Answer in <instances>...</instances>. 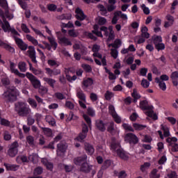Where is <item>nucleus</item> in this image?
Instances as JSON below:
<instances>
[{"mask_svg":"<svg viewBox=\"0 0 178 178\" xmlns=\"http://www.w3.org/2000/svg\"><path fill=\"white\" fill-rule=\"evenodd\" d=\"M19 95H20L19 90L13 86H10L6 88V90L2 95V97L7 104H13V102L17 101Z\"/></svg>","mask_w":178,"mask_h":178,"instance_id":"1","label":"nucleus"},{"mask_svg":"<svg viewBox=\"0 0 178 178\" xmlns=\"http://www.w3.org/2000/svg\"><path fill=\"white\" fill-rule=\"evenodd\" d=\"M15 111L22 118H26L31 113V108L24 102H18L15 104Z\"/></svg>","mask_w":178,"mask_h":178,"instance_id":"2","label":"nucleus"},{"mask_svg":"<svg viewBox=\"0 0 178 178\" xmlns=\"http://www.w3.org/2000/svg\"><path fill=\"white\" fill-rule=\"evenodd\" d=\"M140 108L143 111H147L145 112V115L149 116V118H152L154 120H158V115L154 113V107L152 106H148V102L147 100H143L140 102Z\"/></svg>","mask_w":178,"mask_h":178,"instance_id":"3","label":"nucleus"},{"mask_svg":"<svg viewBox=\"0 0 178 178\" xmlns=\"http://www.w3.org/2000/svg\"><path fill=\"white\" fill-rule=\"evenodd\" d=\"M8 148L9 149L7 152L8 156L15 158L19 152V143H17V141H15L8 146Z\"/></svg>","mask_w":178,"mask_h":178,"instance_id":"4","label":"nucleus"},{"mask_svg":"<svg viewBox=\"0 0 178 178\" xmlns=\"http://www.w3.org/2000/svg\"><path fill=\"white\" fill-rule=\"evenodd\" d=\"M26 76L29 80L31 81V83L32 84L33 88L38 89L41 87V81L37 79L33 74H31L30 72H27L26 74Z\"/></svg>","mask_w":178,"mask_h":178,"instance_id":"5","label":"nucleus"},{"mask_svg":"<svg viewBox=\"0 0 178 178\" xmlns=\"http://www.w3.org/2000/svg\"><path fill=\"white\" fill-rule=\"evenodd\" d=\"M0 6H2L5 10L4 16L8 20L13 19V14L9 13V7L8 6V1L6 0H0Z\"/></svg>","mask_w":178,"mask_h":178,"instance_id":"6","label":"nucleus"},{"mask_svg":"<svg viewBox=\"0 0 178 178\" xmlns=\"http://www.w3.org/2000/svg\"><path fill=\"white\" fill-rule=\"evenodd\" d=\"M27 54L29 58L31 60V62L37 65L38 61H37V53L35 52V48L34 46L28 47Z\"/></svg>","mask_w":178,"mask_h":178,"instance_id":"7","label":"nucleus"},{"mask_svg":"<svg viewBox=\"0 0 178 178\" xmlns=\"http://www.w3.org/2000/svg\"><path fill=\"white\" fill-rule=\"evenodd\" d=\"M124 141H126V143H129V144L136 145L138 143V138L137 136H136V134L133 133H129L125 135Z\"/></svg>","mask_w":178,"mask_h":178,"instance_id":"8","label":"nucleus"},{"mask_svg":"<svg viewBox=\"0 0 178 178\" xmlns=\"http://www.w3.org/2000/svg\"><path fill=\"white\" fill-rule=\"evenodd\" d=\"M108 112L110 115H111V116L113 118L116 123H122V118H120L118 113H116V111L115 110V106L113 105H109Z\"/></svg>","mask_w":178,"mask_h":178,"instance_id":"9","label":"nucleus"},{"mask_svg":"<svg viewBox=\"0 0 178 178\" xmlns=\"http://www.w3.org/2000/svg\"><path fill=\"white\" fill-rule=\"evenodd\" d=\"M13 39L15 41V44L17 45L18 48L21 49V51L27 50V49L29 48V45H27V44H26V42H24L23 40L20 39L17 36H13Z\"/></svg>","mask_w":178,"mask_h":178,"instance_id":"10","label":"nucleus"},{"mask_svg":"<svg viewBox=\"0 0 178 178\" xmlns=\"http://www.w3.org/2000/svg\"><path fill=\"white\" fill-rule=\"evenodd\" d=\"M16 64L15 63L10 61V70L11 73H14V74H16L17 76H19V77L24 78L26 77V75L24 74H22L19 72V70L16 69Z\"/></svg>","mask_w":178,"mask_h":178,"instance_id":"11","label":"nucleus"},{"mask_svg":"<svg viewBox=\"0 0 178 178\" xmlns=\"http://www.w3.org/2000/svg\"><path fill=\"white\" fill-rule=\"evenodd\" d=\"M67 149V145L63 143H60L57 145V155L62 156V154H65Z\"/></svg>","mask_w":178,"mask_h":178,"instance_id":"12","label":"nucleus"},{"mask_svg":"<svg viewBox=\"0 0 178 178\" xmlns=\"http://www.w3.org/2000/svg\"><path fill=\"white\" fill-rule=\"evenodd\" d=\"M87 162V154H83L81 156H78L74 159V163L75 165H78L80 166V165H83V163H86Z\"/></svg>","mask_w":178,"mask_h":178,"instance_id":"13","label":"nucleus"},{"mask_svg":"<svg viewBox=\"0 0 178 178\" xmlns=\"http://www.w3.org/2000/svg\"><path fill=\"white\" fill-rule=\"evenodd\" d=\"M75 13H76L75 15L76 19L80 22H83V20L87 18V15H84L83 10L79 8L76 9Z\"/></svg>","mask_w":178,"mask_h":178,"instance_id":"14","label":"nucleus"},{"mask_svg":"<svg viewBox=\"0 0 178 178\" xmlns=\"http://www.w3.org/2000/svg\"><path fill=\"white\" fill-rule=\"evenodd\" d=\"M46 73L49 76V77H54V76H58L60 74V70L59 69H51V68H45Z\"/></svg>","mask_w":178,"mask_h":178,"instance_id":"15","label":"nucleus"},{"mask_svg":"<svg viewBox=\"0 0 178 178\" xmlns=\"http://www.w3.org/2000/svg\"><path fill=\"white\" fill-rule=\"evenodd\" d=\"M0 26L3 29L4 33H8L9 30L10 24L9 22L6 20V17L2 18V21L0 19Z\"/></svg>","mask_w":178,"mask_h":178,"instance_id":"16","label":"nucleus"},{"mask_svg":"<svg viewBox=\"0 0 178 178\" xmlns=\"http://www.w3.org/2000/svg\"><path fill=\"white\" fill-rule=\"evenodd\" d=\"M94 83V81H92V79L91 78H88L86 79H84L82 81V88L84 90V91L87 90V88L88 87H91V85Z\"/></svg>","mask_w":178,"mask_h":178,"instance_id":"17","label":"nucleus"},{"mask_svg":"<svg viewBox=\"0 0 178 178\" xmlns=\"http://www.w3.org/2000/svg\"><path fill=\"white\" fill-rule=\"evenodd\" d=\"M84 149L86 151L87 154H88V155H92V154H94V152H95L94 146H92L91 144H90L88 143H84Z\"/></svg>","mask_w":178,"mask_h":178,"instance_id":"18","label":"nucleus"},{"mask_svg":"<svg viewBox=\"0 0 178 178\" xmlns=\"http://www.w3.org/2000/svg\"><path fill=\"white\" fill-rule=\"evenodd\" d=\"M95 126L97 129L99 130V131H105V130H106V128L105 127V123H104V121L101 120H96Z\"/></svg>","mask_w":178,"mask_h":178,"instance_id":"19","label":"nucleus"},{"mask_svg":"<svg viewBox=\"0 0 178 178\" xmlns=\"http://www.w3.org/2000/svg\"><path fill=\"white\" fill-rule=\"evenodd\" d=\"M111 148L113 151H116L120 148V143L115 138H111Z\"/></svg>","mask_w":178,"mask_h":178,"instance_id":"20","label":"nucleus"},{"mask_svg":"<svg viewBox=\"0 0 178 178\" xmlns=\"http://www.w3.org/2000/svg\"><path fill=\"white\" fill-rule=\"evenodd\" d=\"M43 81L49 86L51 88H55V84H56V80L52 78L44 77Z\"/></svg>","mask_w":178,"mask_h":178,"instance_id":"21","label":"nucleus"},{"mask_svg":"<svg viewBox=\"0 0 178 178\" xmlns=\"http://www.w3.org/2000/svg\"><path fill=\"white\" fill-rule=\"evenodd\" d=\"M41 162H42V163H43V165L44 166H46V168H47V169H48V170H52V169H54V163L49 161L48 159H42Z\"/></svg>","mask_w":178,"mask_h":178,"instance_id":"22","label":"nucleus"},{"mask_svg":"<svg viewBox=\"0 0 178 178\" xmlns=\"http://www.w3.org/2000/svg\"><path fill=\"white\" fill-rule=\"evenodd\" d=\"M170 79H172L173 86H175V87H177L178 72L175 71V72H172L170 75Z\"/></svg>","mask_w":178,"mask_h":178,"instance_id":"23","label":"nucleus"},{"mask_svg":"<svg viewBox=\"0 0 178 178\" xmlns=\"http://www.w3.org/2000/svg\"><path fill=\"white\" fill-rule=\"evenodd\" d=\"M5 168L7 170H12L13 172H16L19 169V165L16 164H9V163H4Z\"/></svg>","mask_w":178,"mask_h":178,"instance_id":"24","label":"nucleus"},{"mask_svg":"<svg viewBox=\"0 0 178 178\" xmlns=\"http://www.w3.org/2000/svg\"><path fill=\"white\" fill-rule=\"evenodd\" d=\"M117 151V155L121 158V159H123L124 161H127L129 159V156L126 154V152H124L122 149H118Z\"/></svg>","mask_w":178,"mask_h":178,"instance_id":"25","label":"nucleus"},{"mask_svg":"<svg viewBox=\"0 0 178 178\" xmlns=\"http://www.w3.org/2000/svg\"><path fill=\"white\" fill-rule=\"evenodd\" d=\"M76 97L80 99L79 101H83V102H86V94H84V92H83L81 89H77Z\"/></svg>","mask_w":178,"mask_h":178,"instance_id":"26","label":"nucleus"},{"mask_svg":"<svg viewBox=\"0 0 178 178\" xmlns=\"http://www.w3.org/2000/svg\"><path fill=\"white\" fill-rule=\"evenodd\" d=\"M107 131L110 133V134H112V136H115L116 134V129L115 128V122H110L108 128H107Z\"/></svg>","mask_w":178,"mask_h":178,"instance_id":"27","label":"nucleus"},{"mask_svg":"<svg viewBox=\"0 0 178 178\" xmlns=\"http://www.w3.org/2000/svg\"><path fill=\"white\" fill-rule=\"evenodd\" d=\"M91 168H92L91 165H89L88 163H87V161L86 163H83L81 166V171L85 172V173H88V172L91 171Z\"/></svg>","mask_w":178,"mask_h":178,"instance_id":"28","label":"nucleus"},{"mask_svg":"<svg viewBox=\"0 0 178 178\" xmlns=\"http://www.w3.org/2000/svg\"><path fill=\"white\" fill-rule=\"evenodd\" d=\"M18 69L22 72V73H26L27 70V64L24 61H20L18 63Z\"/></svg>","mask_w":178,"mask_h":178,"instance_id":"29","label":"nucleus"},{"mask_svg":"<svg viewBox=\"0 0 178 178\" xmlns=\"http://www.w3.org/2000/svg\"><path fill=\"white\" fill-rule=\"evenodd\" d=\"M58 40L60 41V44H63L64 45H72V42L69 40V38L66 37H58Z\"/></svg>","mask_w":178,"mask_h":178,"instance_id":"30","label":"nucleus"},{"mask_svg":"<svg viewBox=\"0 0 178 178\" xmlns=\"http://www.w3.org/2000/svg\"><path fill=\"white\" fill-rule=\"evenodd\" d=\"M155 81L157 83V84H159L161 90L163 91H166V83H165L163 81H161V79L157 77L155 79Z\"/></svg>","mask_w":178,"mask_h":178,"instance_id":"31","label":"nucleus"},{"mask_svg":"<svg viewBox=\"0 0 178 178\" xmlns=\"http://www.w3.org/2000/svg\"><path fill=\"white\" fill-rule=\"evenodd\" d=\"M47 40L49 41L50 42V47L51 48H53V49L55 51L56 49V48H58V43L56 42V41L55 40V38H51V37H48Z\"/></svg>","mask_w":178,"mask_h":178,"instance_id":"32","label":"nucleus"},{"mask_svg":"<svg viewBox=\"0 0 178 178\" xmlns=\"http://www.w3.org/2000/svg\"><path fill=\"white\" fill-rule=\"evenodd\" d=\"M16 161L17 162V163H20L21 162L27 163H29V159H27V156H24V155L18 156L16 158Z\"/></svg>","mask_w":178,"mask_h":178,"instance_id":"33","label":"nucleus"},{"mask_svg":"<svg viewBox=\"0 0 178 178\" xmlns=\"http://www.w3.org/2000/svg\"><path fill=\"white\" fill-rule=\"evenodd\" d=\"M143 38H148L149 37V34L148 33V28L147 26H144L141 29V35Z\"/></svg>","mask_w":178,"mask_h":178,"instance_id":"34","label":"nucleus"},{"mask_svg":"<svg viewBox=\"0 0 178 178\" xmlns=\"http://www.w3.org/2000/svg\"><path fill=\"white\" fill-rule=\"evenodd\" d=\"M120 15H122V11H117L115 13L111 21L112 24H116V23H118V21L119 20L118 17H120Z\"/></svg>","mask_w":178,"mask_h":178,"instance_id":"35","label":"nucleus"},{"mask_svg":"<svg viewBox=\"0 0 178 178\" xmlns=\"http://www.w3.org/2000/svg\"><path fill=\"white\" fill-rule=\"evenodd\" d=\"M26 38L28 40V41L32 42L33 45H38V40H37V39L34 38V37L31 36V35H26Z\"/></svg>","mask_w":178,"mask_h":178,"instance_id":"36","label":"nucleus"},{"mask_svg":"<svg viewBox=\"0 0 178 178\" xmlns=\"http://www.w3.org/2000/svg\"><path fill=\"white\" fill-rule=\"evenodd\" d=\"M131 96L133 97L134 102L135 103L137 102V99H140L141 98V96L137 92L136 89H134Z\"/></svg>","mask_w":178,"mask_h":178,"instance_id":"37","label":"nucleus"},{"mask_svg":"<svg viewBox=\"0 0 178 178\" xmlns=\"http://www.w3.org/2000/svg\"><path fill=\"white\" fill-rule=\"evenodd\" d=\"M97 8L99 9L100 12H102V16H106V13H108V10H106V8H105L104 5L99 4L97 6Z\"/></svg>","mask_w":178,"mask_h":178,"instance_id":"38","label":"nucleus"},{"mask_svg":"<svg viewBox=\"0 0 178 178\" xmlns=\"http://www.w3.org/2000/svg\"><path fill=\"white\" fill-rule=\"evenodd\" d=\"M57 19L58 20H70V19H72V16L67 14H63L61 15H58Z\"/></svg>","mask_w":178,"mask_h":178,"instance_id":"39","label":"nucleus"},{"mask_svg":"<svg viewBox=\"0 0 178 178\" xmlns=\"http://www.w3.org/2000/svg\"><path fill=\"white\" fill-rule=\"evenodd\" d=\"M28 103L29 105H31V108H33V109H37V106H38V105L37 104V102H35L33 99L29 98Z\"/></svg>","mask_w":178,"mask_h":178,"instance_id":"40","label":"nucleus"},{"mask_svg":"<svg viewBox=\"0 0 178 178\" xmlns=\"http://www.w3.org/2000/svg\"><path fill=\"white\" fill-rule=\"evenodd\" d=\"M153 42L154 45H156L158 44H160L162 42V37L158 36V35H154L152 37Z\"/></svg>","mask_w":178,"mask_h":178,"instance_id":"41","label":"nucleus"},{"mask_svg":"<svg viewBox=\"0 0 178 178\" xmlns=\"http://www.w3.org/2000/svg\"><path fill=\"white\" fill-rule=\"evenodd\" d=\"M161 130L163 131L164 137H169L170 136V133L169 132V128L166 126L161 125Z\"/></svg>","mask_w":178,"mask_h":178,"instance_id":"42","label":"nucleus"},{"mask_svg":"<svg viewBox=\"0 0 178 178\" xmlns=\"http://www.w3.org/2000/svg\"><path fill=\"white\" fill-rule=\"evenodd\" d=\"M68 35L73 38H76V37H79V32H76L74 29H71L68 31Z\"/></svg>","mask_w":178,"mask_h":178,"instance_id":"43","label":"nucleus"},{"mask_svg":"<svg viewBox=\"0 0 178 178\" xmlns=\"http://www.w3.org/2000/svg\"><path fill=\"white\" fill-rule=\"evenodd\" d=\"M114 173L116 176H118V178H126V176H127V174H126V171L124 170H122L120 172L114 171Z\"/></svg>","mask_w":178,"mask_h":178,"instance_id":"44","label":"nucleus"},{"mask_svg":"<svg viewBox=\"0 0 178 178\" xmlns=\"http://www.w3.org/2000/svg\"><path fill=\"white\" fill-rule=\"evenodd\" d=\"M150 178H159L161 177V175L158 174V170L154 169L149 175Z\"/></svg>","mask_w":178,"mask_h":178,"instance_id":"45","label":"nucleus"},{"mask_svg":"<svg viewBox=\"0 0 178 178\" xmlns=\"http://www.w3.org/2000/svg\"><path fill=\"white\" fill-rule=\"evenodd\" d=\"M45 119H46V122H47V123H49L51 126H55V124H56V122H55V120L49 115L46 116Z\"/></svg>","mask_w":178,"mask_h":178,"instance_id":"46","label":"nucleus"},{"mask_svg":"<svg viewBox=\"0 0 178 178\" xmlns=\"http://www.w3.org/2000/svg\"><path fill=\"white\" fill-rule=\"evenodd\" d=\"M113 92H110L109 90H107L104 95V97L106 99V101H111L112 98H113Z\"/></svg>","mask_w":178,"mask_h":178,"instance_id":"47","label":"nucleus"},{"mask_svg":"<svg viewBox=\"0 0 178 178\" xmlns=\"http://www.w3.org/2000/svg\"><path fill=\"white\" fill-rule=\"evenodd\" d=\"M169 146L171 147V151L172 152H178V144L176 143H172L169 144Z\"/></svg>","mask_w":178,"mask_h":178,"instance_id":"48","label":"nucleus"},{"mask_svg":"<svg viewBox=\"0 0 178 178\" xmlns=\"http://www.w3.org/2000/svg\"><path fill=\"white\" fill-rule=\"evenodd\" d=\"M134 128L135 129V130H144V129H145V127H147L146 125H143V124H137V123H134L133 124Z\"/></svg>","mask_w":178,"mask_h":178,"instance_id":"49","label":"nucleus"},{"mask_svg":"<svg viewBox=\"0 0 178 178\" xmlns=\"http://www.w3.org/2000/svg\"><path fill=\"white\" fill-rule=\"evenodd\" d=\"M82 67L84 69L87 73H91L92 72V68L91 67V65H87V64H82Z\"/></svg>","mask_w":178,"mask_h":178,"instance_id":"50","label":"nucleus"},{"mask_svg":"<svg viewBox=\"0 0 178 178\" xmlns=\"http://www.w3.org/2000/svg\"><path fill=\"white\" fill-rule=\"evenodd\" d=\"M43 133L47 136V137H51L52 136V130L49 128H42Z\"/></svg>","mask_w":178,"mask_h":178,"instance_id":"51","label":"nucleus"},{"mask_svg":"<svg viewBox=\"0 0 178 178\" xmlns=\"http://www.w3.org/2000/svg\"><path fill=\"white\" fill-rule=\"evenodd\" d=\"M3 138L5 141H10V140H12V135L9 134V131H6L3 133Z\"/></svg>","mask_w":178,"mask_h":178,"instance_id":"52","label":"nucleus"},{"mask_svg":"<svg viewBox=\"0 0 178 178\" xmlns=\"http://www.w3.org/2000/svg\"><path fill=\"white\" fill-rule=\"evenodd\" d=\"M86 137H87V134H86L85 132H81L77 136L76 140L81 142L83 140H84V138H86Z\"/></svg>","mask_w":178,"mask_h":178,"instance_id":"53","label":"nucleus"},{"mask_svg":"<svg viewBox=\"0 0 178 178\" xmlns=\"http://www.w3.org/2000/svg\"><path fill=\"white\" fill-rule=\"evenodd\" d=\"M111 165H112V161L111 160H106L102 168L104 170L108 169Z\"/></svg>","mask_w":178,"mask_h":178,"instance_id":"54","label":"nucleus"},{"mask_svg":"<svg viewBox=\"0 0 178 178\" xmlns=\"http://www.w3.org/2000/svg\"><path fill=\"white\" fill-rule=\"evenodd\" d=\"M19 5H20L21 8H22V9H24V10H26V9H27V3H26V1H24V0H17Z\"/></svg>","mask_w":178,"mask_h":178,"instance_id":"55","label":"nucleus"},{"mask_svg":"<svg viewBox=\"0 0 178 178\" xmlns=\"http://www.w3.org/2000/svg\"><path fill=\"white\" fill-rule=\"evenodd\" d=\"M141 86L143 88H148L149 87V81L143 79L141 81Z\"/></svg>","mask_w":178,"mask_h":178,"instance_id":"56","label":"nucleus"},{"mask_svg":"<svg viewBox=\"0 0 178 178\" xmlns=\"http://www.w3.org/2000/svg\"><path fill=\"white\" fill-rule=\"evenodd\" d=\"M135 41H137V44H143V42H145V39L139 35L135 38Z\"/></svg>","mask_w":178,"mask_h":178,"instance_id":"57","label":"nucleus"},{"mask_svg":"<svg viewBox=\"0 0 178 178\" xmlns=\"http://www.w3.org/2000/svg\"><path fill=\"white\" fill-rule=\"evenodd\" d=\"M118 54L119 52L115 49H111V55L114 59H116L118 58Z\"/></svg>","mask_w":178,"mask_h":178,"instance_id":"58","label":"nucleus"},{"mask_svg":"<svg viewBox=\"0 0 178 178\" xmlns=\"http://www.w3.org/2000/svg\"><path fill=\"white\" fill-rule=\"evenodd\" d=\"M155 48L157 49V51H161L162 49H165V44L162 42L157 43V44H155Z\"/></svg>","mask_w":178,"mask_h":178,"instance_id":"59","label":"nucleus"},{"mask_svg":"<svg viewBox=\"0 0 178 178\" xmlns=\"http://www.w3.org/2000/svg\"><path fill=\"white\" fill-rule=\"evenodd\" d=\"M87 113H88V115H89V116H92V117L95 116V111L91 107L88 108Z\"/></svg>","mask_w":178,"mask_h":178,"instance_id":"60","label":"nucleus"},{"mask_svg":"<svg viewBox=\"0 0 178 178\" xmlns=\"http://www.w3.org/2000/svg\"><path fill=\"white\" fill-rule=\"evenodd\" d=\"M83 119H85L86 123L88 124L89 127H91V118L88 117L86 114L83 115Z\"/></svg>","mask_w":178,"mask_h":178,"instance_id":"61","label":"nucleus"},{"mask_svg":"<svg viewBox=\"0 0 178 178\" xmlns=\"http://www.w3.org/2000/svg\"><path fill=\"white\" fill-rule=\"evenodd\" d=\"M114 48L118 49L120 47V45H122V40H120V39H116L114 41Z\"/></svg>","mask_w":178,"mask_h":178,"instance_id":"62","label":"nucleus"},{"mask_svg":"<svg viewBox=\"0 0 178 178\" xmlns=\"http://www.w3.org/2000/svg\"><path fill=\"white\" fill-rule=\"evenodd\" d=\"M55 97L57 98V99H66V97L60 92H56Z\"/></svg>","mask_w":178,"mask_h":178,"instance_id":"63","label":"nucleus"},{"mask_svg":"<svg viewBox=\"0 0 178 178\" xmlns=\"http://www.w3.org/2000/svg\"><path fill=\"white\" fill-rule=\"evenodd\" d=\"M39 92L42 95L47 94V92H48V89L44 86H40L39 88Z\"/></svg>","mask_w":178,"mask_h":178,"instance_id":"64","label":"nucleus"}]
</instances>
